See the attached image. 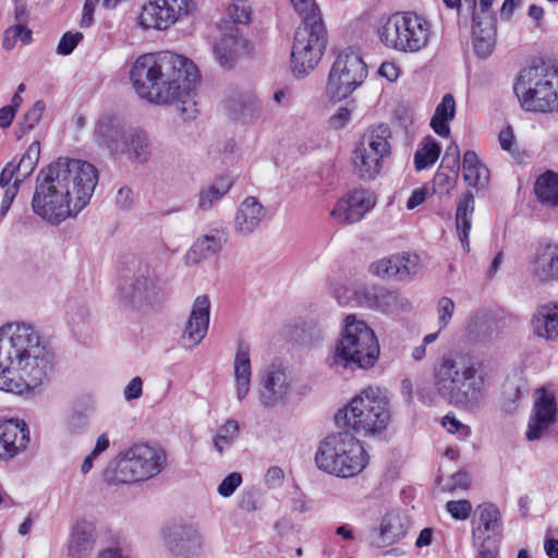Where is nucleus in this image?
<instances>
[{"label": "nucleus", "instance_id": "57", "mask_svg": "<svg viewBox=\"0 0 558 558\" xmlns=\"http://www.w3.org/2000/svg\"><path fill=\"white\" fill-rule=\"evenodd\" d=\"M504 537V524L501 513L497 507L490 504V542L500 543Z\"/></svg>", "mask_w": 558, "mask_h": 558}, {"label": "nucleus", "instance_id": "28", "mask_svg": "<svg viewBox=\"0 0 558 558\" xmlns=\"http://www.w3.org/2000/svg\"><path fill=\"white\" fill-rule=\"evenodd\" d=\"M126 130L120 118L106 114L97 121L94 137L100 146L106 147L112 155H117L118 149L122 147L120 145Z\"/></svg>", "mask_w": 558, "mask_h": 558}, {"label": "nucleus", "instance_id": "25", "mask_svg": "<svg viewBox=\"0 0 558 558\" xmlns=\"http://www.w3.org/2000/svg\"><path fill=\"white\" fill-rule=\"evenodd\" d=\"M471 2V37L474 53L485 60L488 57V0Z\"/></svg>", "mask_w": 558, "mask_h": 558}, {"label": "nucleus", "instance_id": "64", "mask_svg": "<svg viewBox=\"0 0 558 558\" xmlns=\"http://www.w3.org/2000/svg\"><path fill=\"white\" fill-rule=\"evenodd\" d=\"M459 163H460V149L456 143H452L447 147L440 165H447L452 168H454V167L459 168Z\"/></svg>", "mask_w": 558, "mask_h": 558}, {"label": "nucleus", "instance_id": "19", "mask_svg": "<svg viewBox=\"0 0 558 558\" xmlns=\"http://www.w3.org/2000/svg\"><path fill=\"white\" fill-rule=\"evenodd\" d=\"M165 544L175 558H195L204 547L202 534L192 525H175L165 533Z\"/></svg>", "mask_w": 558, "mask_h": 558}, {"label": "nucleus", "instance_id": "47", "mask_svg": "<svg viewBox=\"0 0 558 558\" xmlns=\"http://www.w3.org/2000/svg\"><path fill=\"white\" fill-rule=\"evenodd\" d=\"M239 437V424L235 420H228L221 425L213 439L214 447L221 454L231 447Z\"/></svg>", "mask_w": 558, "mask_h": 558}, {"label": "nucleus", "instance_id": "48", "mask_svg": "<svg viewBox=\"0 0 558 558\" xmlns=\"http://www.w3.org/2000/svg\"><path fill=\"white\" fill-rule=\"evenodd\" d=\"M482 162L474 150L464 153L462 160L463 180L469 186H477L481 179Z\"/></svg>", "mask_w": 558, "mask_h": 558}, {"label": "nucleus", "instance_id": "46", "mask_svg": "<svg viewBox=\"0 0 558 558\" xmlns=\"http://www.w3.org/2000/svg\"><path fill=\"white\" fill-rule=\"evenodd\" d=\"M40 155L39 142H33L24 155L21 157L19 163H14V169L17 173V183H22L34 171Z\"/></svg>", "mask_w": 558, "mask_h": 558}, {"label": "nucleus", "instance_id": "50", "mask_svg": "<svg viewBox=\"0 0 558 558\" xmlns=\"http://www.w3.org/2000/svg\"><path fill=\"white\" fill-rule=\"evenodd\" d=\"M45 110L46 104L43 100H37L32 106V108H29L25 112L23 120L20 122L16 131V135L19 138L23 137L26 133L35 129V126L41 120Z\"/></svg>", "mask_w": 558, "mask_h": 558}, {"label": "nucleus", "instance_id": "27", "mask_svg": "<svg viewBox=\"0 0 558 558\" xmlns=\"http://www.w3.org/2000/svg\"><path fill=\"white\" fill-rule=\"evenodd\" d=\"M531 275L538 282L558 281V244L548 243L536 250Z\"/></svg>", "mask_w": 558, "mask_h": 558}, {"label": "nucleus", "instance_id": "52", "mask_svg": "<svg viewBox=\"0 0 558 558\" xmlns=\"http://www.w3.org/2000/svg\"><path fill=\"white\" fill-rule=\"evenodd\" d=\"M456 312V303L449 296H441L438 299L436 303V317L439 330L446 329L454 315Z\"/></svg>", "mask_w": 558, "mask_h": 558}, {"label": "nucleus", "instance_id": "26", "mask_svg": "<svg viewBox=\"0 0 558 558\" xmlns=\"http://www.w3.org/2000/svg\"><path fill=\"white\" fill-rule=\"evenodd\" d=\"M267 211L262 203L254 196L245 197L239 205L234 220V232L248 235L257 230L266 218Z\"/></svg>", "mask_w": 558, "mask_h": 558}, {"label": "nucleus", "instance_id": "32", "mask_svg": "<svg viewBox=\"0 0 558 558\" xmlns=\"http://www.w3.org/2000/svg\"><path fill=\"white\" fill-rule=\"evenodd\" d=\"M532 328L535 336L546 340L558 338V302H548L533 314Z\"/></svg>", "mask_w": 558, "mask_h": 558}, {"label": "nucleus", "instance_id": "21", "mask_svg": "<svg viewBox=\"0 0 558 558\" xmlns=\"http://www.w3.org/2000/svg\"><path fill=\"white\" fill-rule=\"evenodd\" d=\"M29 442V429L23 420L0 421V460L24 452Z\"/></svg>", "mask_w": 558, "mask_h": 558}, {"label": "nucleus", "instance_id": "24", "mask_svg": "<svg viewBox=\"0 0 558 558\" xmlns=\"http://www.w3.org/2000/svg\"><path fill=\"white\" fill-rule=\"evenodd\" d=\"M409 530V520L398 511L386 513L378 526L371 534L369 544L375 548H384L401 541Z\"/></svg>", "mask_w": 558, "mask_h": 558}, {"label": "nucleus", "instance_id": "13", "mask_svg": "<svg viewBox=\"0 0 558 558\" xmlns=\"http://www.w3.org/2000/svg\"><path fill=\"white\" fill-rule=\"evenodd\" d=\"M556 392L557 389L553 384L535 389L533 408L525 432L529 441L542 439L555 425L558 415Z\"/></svg>", "mask_w": 558, "mask_h": 558}, {"label": "nucleus", "instance_id": "11", "mask_svg": "<svg viewBox=\"0 0 558 558\" xmlns=\"http://www.w3.org/2000/svg\"><path fill=\"white\" fill-rule=\"evenodd\" d=\"M187 77L195 74V64L190 59L170 51L144 53L136 58L131 70L130 81L136 94L146 99L151 95L156 80L160 78L161 71L183 69Z\"/></svg>", "mask_w": 558, "mask_h": 558}, {"label": "nucleus", "instance_id": "61", "mask_svg": "<svg viewBox=\"0 0 558 558\" xmlns=\"http://www.w3.org/2000/svg\"><path fill=\"white\" fill-rule=\"evenodd\" d=\"M143 393V380L141 377H134L125 386L123 397L126 401L138 399Z\"/></svg>", "mask_w": 558, "mask_h": 558}, {"label": "nucleus", "instance_id": "3", "mask_svg": "<svg viewBox=\"0 0 558 558\" xmlns=\"http://www.w3.org/2000/svg\"><path fill=\"white\" fill-rule=\"evenodd\" d=\"M514 94L523 110L558 112V69L545 61L522 68L515 76Z\"/></svg>", "mask_w": 558, "mask_h": 558}, {"label": "nucleus", "instance_id": "36", "mask_svg": "<svg viewBox=\"0 0 558 558\" xmlns=\"http://www.w3.org/2000/svg\"><path fill=\"white\" fill-rule=\"evenodd\" d=\"M474 211V195L466 192L459 199L456 210V229L465 251L470 250L469 234L472 226V215Z\"/></svg>", "mask_w": 558, "mask_h": 558}, {"label": "nucleus", "instance_id": "14", "mask_svg": "<svg viewBox=\"0 0 558 558\" xmlns=\"http://www.w3.org/2000/svg\"><path fill=\"white\" fill-rule=\"evenodd\" d=\"M464 378L448 403L457 407H471L483 399L485 386L484 364L474 357H464Z\"/></svg>", "mask_w": 558, "mask_h": 558}, {"label": "nucleus", "instance_id": "63", "mask_svg": "<svg viewBox=\"0 0 558 558\" xmlns=\"http://www.w3.org/2000/svg\"><path fill=\"white\" fill-rule=\"evenodd\" d=\"M351 119V110L347 107H340L335 114L329 118V125L333 129H342Z\"/></svg>", "mask_w": 558, "mask_h": 558}, {"label": "nucleus", "instance_id": "40", "mask_svg": "<svg viewBox=\"0 0 558 558\" xmlns=\"http://www.w3.org/2000/svg\"><path fill=\"white\" fill-rule=\"evenodd\" d=\"M464 336L469 343L485 342L488 336V311L485 307L473 311L465 323Z\"/></svg>", "mask_w": 558, "mask_h": 558}, {"label": "nucleus", "instance_id": "49", "mask_svg": "<svg viewBox=\"0 0 558 558\" xmlns=\"http://www.w3.org/2000/svg\"><path fill=\"white\" fill-rule=\"evenodd\" d=\"M130 288V291H125V295L133 302H142L154 294L156 282L153 277L141 275L135 278Z\"/></svg>", "mask_w": 558, "mask_h": 558}, {"label": "nucleus", "instance_id": "9", "mask_svg": "<svg viewBox=\"0 0 558 558\" xmlns=\"http://www.w3.org/2000/svg\"><path fill=\"white\" fill-rule=\"evenodd\" d=\"M199 73L195 66V74L187 77L185 69L161 71L160 78L156 80V88L146 100L158 105L175 104L183 119H195L197 113L196 87Z\"/></svg>", "mask_w": 558, "mask_h": 558}, {"label": "nucleus", "instance_id": "60", "mask_svg": "<svg viewBox=\"0 0 558 558\" xmlns=\"http://www.w3.org/2000/svg\"><path fill=\"white\" fill-rule=\"evenodd\" d=\"M117 206L122 210H130L134 204V193L128 187H121L116 196Z\"/></svg>", "mask_w": 558, "mask_h": 558}, {"label": "nucleus", "instance_id": "37", "mask_svg": "<svg viewBox=\"0 0 558 558\" xmlns=\"http://www.w3.org/2000/svg\"><path fill=\"white\" fill-rule=\"evenodd\" d=\"M233 181L228 177H220L213 183L203 186L197 194V208L202 211L211 210L228 194Z\"/></svg>", "mask_w": 558, "mask_h": 558}, {"label": "nucleus", "instance_id": "16", "mask_svg": "<svg viewBox=\"0 0 558 558\" xmlns=\"http://www.w3.org/2000/svg\"><path fill=\"white\" fill-rule=\"evenodd\" d=\"M187 14L189 0H157L143 8L140 21L145 28L167 29Z\"/></svg>", "mask_w": 558, "mask_h": 558}, {"label": "nucleus", "instance_id": "10", "mask_svg": "<svg viewBox=\"0 0 558 558\" xmlns=\"http://www.w3.org/2000/svg\"><path fill=\"white\" fill-rule=\"evenodd\" d=\"M328 41L322 17H307L296 28L291 50V68L296 76L307 75L322 60Z\"/></svg>", "mask_w": 558, "mask_h": 558}, {"label": "nucleus", "instance_id": "56", "mask_svg": "<svg viewBox=\"0 0 558 558\" xmlns=\"http://www.w3.org/2000/svg\"><path fill=\"white\" fill-rule=\"evenodd\" d=\"M82 39L83 34L80 32L65 33L58 44L57 53L61 56H68L72 53V51L76 48V46Z\"/></svg>", "mask_w": 558, "mask_h": 558}, {"label": "nucleus", "instance_id": "55", "mask_svg": "<svg viewBox=\"0 0 558 558\" xmlns=\"http://www.w3.org/2000/svg\"><path fill=\"white\" fill-rule=\"evenodd\" d=\"M294 10L302 16V21L307 17H322L320 10L315 0H290Z\"/></svg>", "mask_w": 558, "mask_h": 558}, {"label": "nucleus", "instance_id": "51", "mask_svg": "<svg viewBox=\"0 0 558 558\" xmlns=\"http://www.w3.org/2000/svg\"><path fill=\"white\" fill-rule=\"evenodd\" d=\"M498 143L504 151H507L514 160L521 162L524 153L520 150L513 129L507 125L498 133Z\"/></svg>", "mask_w": 558, "mask_h": 558}, {"label": "nucleus", "instance_id": "15", "mask_svg": "<svg viewBox=\"0 0 558 558\" xmlns=\"http://www.w3.org/2000/svg\"><path fill=\"white\" fill-rule=\"evenodd\" d=\"M376 205V196L367 190L352 191L340 199L330 211V216L341 225L361 221Z\"/></svg>", "mask_w": 558, "mask_h": 558}, {"label": "nucleus", "instance_id": "45", "mask_svg": "<svg viewBox=\"0 0 558 558\" xmlns=\"http://www.w3.org/2000/svg\"><path fill=\"white\" fill-rule=\"evenodd\" d=\"M459 168L440 165L433 179V193L448 195L456 186Z\"/></svg>", "mask_w": 558, "mask_h": 558}, {"label": "nucleus", "instance_id": "31", "mask_svg": "<svg viewBox=\"0 0 558 558\" xmlns=\"http://www.w3.org/2000/svg\"><path fill=\"white\" fill-rule=\"evenodd\" d=\"M252 366L250 357V345L240 342L235 352L233 363V387L236 399L242 401L251 389Z\"/></svg>", "mask_w": 558, "mask_h": 558}, {"label": "nucleus", "instance_id": "38", "mask_svg": "<svg viewBox=\"0 0 558 558\" xmlns=\"http://www.w3.org/2000/svg\"><path fill=\"white\" fill-rule=\"evenodd\" d=\"M456 100L451 94H445L441 101L437 105L435 112L430 119V128L441 137L450 135L449 122L456 116Z\"/></svg>", "mask_w": 558, "mask_h": 558}, {"label": "nucleus", "instance_id": "41", "mask_svg": "<svg viewBox=\"0 0 558 558\" xmlns=\"http://www.w3.org/2000/svg\"><path fill=\"white\" fill-rule=\"evenodd\" d=\"M390 136L391 131L389 126L387 124H379L363 135L360 145L384 158L390 154L388 141Z\"/></svg>", "mask_w": 558, "mask_h": 558}, {"label": "nucleus", "instance_id": "53", "mask_svg": "<svg viewBox=\"0 0 558 558\" xmlns=\"http://www.w3.org/2000/svg\"><path fill=\"white\" fill-rule=\"evenodd\" d=\"M229 14L233 20V25H235V23L248 24L251 21L252 8L247 1L238 0L229 8Z\"/></svg>", "mask_w": 558, "mask_h": 558}, {"label": "nucleus", "instance_id": "30", "mask_svg": "<svg viewBox=\"0 0 558 558\" xmlns=\"http://www.w3.org/2000/svg\"><path fill=\"white\" fill-rule=\"evenodd\" d=\"M227 29L215 46V54L221 65L231 68L235 59L246 53L248 48L236 25L230 24Z\"/></svg>", "mask_w": 558, "mask_h": 558}, {"label": "nucleus", "instance_id": "33", "mask_svg": "<svg viewBox=\"0 0 558 558\" xmlns=\"http://www.w3.org/2000/svg\"><path fill=\"white\" fill-rule=\"evenodd\" d=\"M96 527L87 521L77 522L72 531L69 543V555L72 558H89L96 542Z\"/></svg>", "mask_w": 558, "mask_h": 558}, {"label": "nucleus", "instance_id": "17", "mask_svg": "<svg viewBox=\"0 0 558 558\" xmlns=\"http://www.w3.org/2000/svg\"><path fill=\"white\" fill-rule=\"evenodd\" d=\"M355 298L361 306L385 314H398L410 307V302L407 298L385 287L361 286L355 290Z\"/></svg>", "mask_w": 558, "mask_h": 558}, {"label": "nucleus", "instance_id": "54", "mask_svg": "<svg viewBox=\"0 0 558 558\" xmlns=\"http://www.w3.org/2000/svg\"><path fill=\"white\" fill-rule=\"evenodd\" d=\"M446 510L454 520L464 521L472 512V505L466 499L450 500L446 504Z\"/></svg>", "mask_w": 558, "mask_h": 558}, {"label": "nucleus", "instance_id": "1", "mask_svg": "<svg viewBox=\"0 0 558 558\" xmlns=\"http://www.w3.org/2000/svg\"><path fill=\"white\" fill-rule=\"evenodd\" d=\"M97 183L98 170L94 165L60 157L39 172L33 209L48 222L59 225L87 206Z\"/></svg>", "mask_w": 558, "mask_h": 558}, {"label": "nucleus", "instance_id": "5", "mask_svg": "<svg viewBox=\"0 0 558 558\" xmlns=\"http://www.w3.org/2000/svg\"><path fill=\"white\" fill-rule=\"evenodd\" d=\"M361 436L383 433L391 421V410L386 392L379 387H367L340 411L336 421Z\"/></svg>", "mask_w": 558, "mask_h": 558}, {"label": "nucleus", "instance_id": "8", "mask_svg": "<svg viewBox=\"0 0 558 558\" xmlns=\"http://www.w3.org/2000/svg\"><path fill=\"white\" fill-rule=\"evenodd\" d=\"M377 33L380 41L390 49L417 52L428 45L432 25L414 12H396L381 19Z\"/></svg>", "mask_w": 558, "mask_h": 558}, {"label": "nucleus", "instance_id": "2", "mask_svg": "<svg viewBox=\"0 0 558 558\" xmlns=\"http://www.w3.org/2000/svg\"><path fill=\"white\" fill-rule=\"evenodd\" d=\"M54 355L37 329L25 323L0 328V390L23 395L48 379Z\"/></svg>", "mask_w": 558, "mask_h": 558}, {"label": "nucleus", "instance_id": "7", "mask_svg": "<svg viewBox=\"0 0 558 558\" xmlns=\"http://www.w3.org/2000/svg\"><path fill=\"white\" fill-rule=\"evenodd\" d=\"M167 454L156 446L136 444L121 452L105 470L110 484H132L157 476L166 466Z\"/></svg>", "mask_w": 558, "mask_h": 558}, {"label": "nucleus", "instance_id": "12", "mask_svg": "<svg viewBox=\"0 0 558 558\" xmlns=\"http://www.w3.org/2000/svg\"><path fill=\"white\" fill-rule=\"evenodd\" d=\"M367 76V68L361 54L351 48L339 51L330 69L326 95L340 101L360 87Z\"/></svg>", "mask_w": 558, "mask_h": 558}, {"label": "nucleus", "instance_id": "42", "mask_svg": "<svg viewBox=\"0 0 558 558\" xmlns=\"http://www.w3.org/2000/svg\"><path fill=\"white\" fill-rule=\"evenodd\" d=\"M534 192L543 205L558 206V174L550 170L541 174L535 182Z\"/></svg>", "mask_w": 558, "mask_h": 558}, {"label": "nucleus", "instance_id": "35", "mask_svg": "<svg viewBox=\"0 0 558 558\" xmlns=\"http://www.w3.org/2000/svg\"><path fill=\"white\" fill-rule=\"evenodd\" d=\"M472 546L476 551L475 558H488V504L478 505L472 515Z\"/></svg>", "mask_w": 558, "mask_h": 558}, {"label": "nucleus", "instance_id": "22", "mask_svg": "<svg viewBox=\"0 0 558 558\" xmlns=\"http://www.w3.org/2000/svg\"><path fill=\"white\" fill-rule=\"evenodd\" d=\"M210 314V301L208 296H197L193 303L191 315L185 325L180 343L183 348L192 349L205 338Z\"/></svg>", "mask_w": 558, "mask_h": 558}, {"label": "nucleus", "instance_id": "18", "mask_svg": "<svg viewBox=\"0 0 558 558\" xmlns=\"http://www.w3.org/2000/svg\"><path fill=\"white\" fill-rule=\"evenodd\" d=\"M291 388L292 380L286 369L270 365L260 375L258 400L264 407H276L288 399Z\"/></svg>", "mask_w": 558, "mask_h": 558}, {"label": "nucleus", "instance_id": "29", "mask_svg": "<svg viewBox=\"0 0 558 558\" xmlns=\"http://www.w3.org/2000/svg\"><path fill=\"white\" fill-rule=\"evenodd\" d=\"M117 155H125L133 163L144 165L151 155V145L147 133L137 128H129Z\"/></svg>", "mask_w": 558, "mask_h": 558}, {"label": "nucleus", "instance_id": "44", "mask_svg": "<svg viewBox=\"0 0 558 558\" xmlns=\"http://www.w3.org/2000/svg\"><path fill=\"white\" fill-rule=\"evenodd\" d=\"M223 108L233 120L240 119L253 108V98L247 94L231 90L223 100Z\"/></svg>", "mask_w": 558, "mask_h": 558}, {"label": "nucleus", "instance_id": "59", "mask_svg": "<svg viewBox=\"0 0 558 558\" xmlns=\"http://www.w3.org/2000/svg\"><path fill=\"white\" fill-rule=\"evenodd\" d=\"M442 426L449 433H457L460 438H465L469 435V427L461 424L454 416L446 415L442 418Z\"/></svg>", "mask_w": 558, "mask_h": 558}, {"label": "nucleus", "instance_id": "43", "mask_svg": "<svg viewBox=\"0 0 558 558\" xmlns=\"http://www.w3.org/2000/svg\"><path fill=\"white\" fill-rule=\"evenodd\" d=\"M440 145L432 137H425L414 154V166L417 171L432 167L439 158Z\"/></svg>", "mask_w": 558, "mask_h": 558}, {"label": "nucleus", "instance_id": "58", "mask_svg": "<svg viewBox=\"0 0 558 558\" xmlns=\"http://www.w3.org/2000/svg\"><path fill=\"white\" fill-rule=\"evenodd\" d=\"M242 476L238 472L230 473L218 486V494L222 497H230L241 485Z\"/></svg>", "mask_w": 558, "mask_h": 558}, {"label": "nucleus", "instance_id": "6", "mask_svg": "<svg viewBox=\"0 0 558 558\" xmlns=\"http://www.w3.org/2000/svg\"><path fill=\"white\" fill-rule=\"evenodd\" d=\"M379 351L374 330L355 315H348L330 357V365L367 369L375 365Z\"/></svg>", "mask_w": 558, "mask_h": 558}, {"label": "nucleus", "instance_id": "20", "mask_svg": "<svg viewBox=\"0 0 558 558\" xmlns=\"http://www.w3.org/2000/svg\"><path fill=\"white\" fill-rule=\"evenodd\" d=\"M371 269L383 279L410 281L420 270V257L409 253L395 254L372 264Z\"/></svg>", "mask_w": 558, "mask_h": 558}, {"label": "nucleus", "instance_id": "34", "mask_svg": "<svg viewBox=\"0 0 558 558\" xmlns=\"http://www.w3.org/2000/svg\"><path fill=\"white\" fill-rule=\"evenodd\" d=\"M227 242L223 231L214 230L208 234L198 238L186 254L187 260L197 264L214 254L218 253Z\"/></svg>", "mask_w": 558, "mask_h": 558}, {"label": "nucleus", "instance_id": "39", "mask_svg": "<svg viewBox=\"0 0 558 558\" xmlns=\"http://www.w3.org/2000/svg\"><path fill=\"white\" fill-rule=\"evenodd\" d=\"M383 157L360 145L353 153L352 162L363 180L374 179L381 167Z\"/></svg>", "mask_w": 558, "mask_h": 558}, {"label": "nucleus", "instance_id": "23", "mask_svg": "<svg viewBox=\"0 0 558 558\" xmlns=\"http://www.w3.org/2000/svg\"><path fill=\"white\" fill-rule=\"evenodd\" d=\"M464 359L456 360L446 355L440 359L434 368V387L437 393L447 402L454 396L457 386L461 384Z\"/></svg>", "mask_w": 558, "mask_h": 558}, {"label": "nucleus", "instance_id": "4", "mask_svg": "<svg viewBox=\"0 0 558 558\" xmlns=\"http://www.w3.org/2000/svg\"><path fill=\"white\" fill-rule=\"evenodd\" d=\"M315 463L325 473L349 478L366 468L368 454L361 440L350 430H343L330 434L319 442Z\"/></svg>", "mask_w": 558, "mask_h": 558}, {"label": "nucleus", "instance_id": "62", "mask_svg": "<svg viewBox=\"0 0 558 558\" xmlns=\"http://www.w3.org/2000/svg\"><path fill=\"white\" fill-rule=\"evenodd\" d=\"M17 173L14 169V163L9 162L5 165V167L2 169L0 173V185L1 187H9L12 185L20 186L21 183L16 182Z\"/></svg>", "mask_w": 558, "mask_h": 558}]
</instances>
